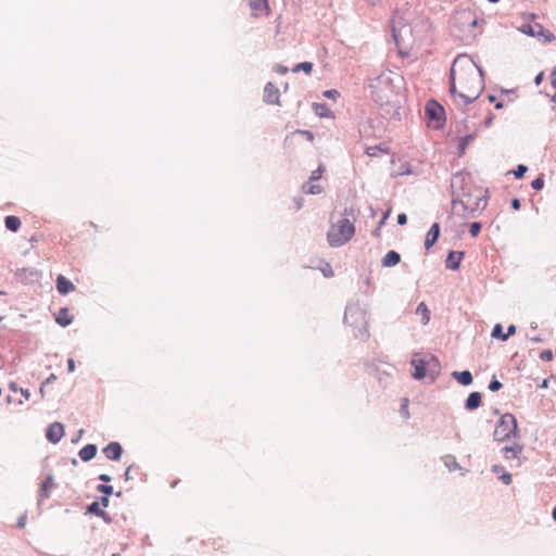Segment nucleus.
<instances>
[{
  "instance_id": "nucleus-7",
  "label": "nucleus",
  "mask_w": 556,
  "mask_h": 556,
  "mask_svg": "<svg viewBox=\"0 0 556 556\" xmlns=\"http://www.w3.org/2000/svg\"><path fill=\"white\" fill-rule=\"evenodd\" d=\"M304 138L307 142L314 141L313 132L308 130H295L285 138V146L289 150H295L300 147V139Z\"/></svg>"
},
{
  "instance_id": "nucleus-50",
  "label": "nucleus",
  "mask_w": 556,
  "mask_h": 556,
  "mask_svg": "<svg viewBox=\"0 0 556 556\" xmlns=\"http://www.w3.org/2000/svg\"><path fill=\"white\" fill-rule=\"evenodd\" d=\"M45 388H46V384L42 382L39 388V393H40L41 397H45Z\"/></svg>"
},
{
  "instance_id": "nucleus-19",
  "label": "nucleus",
  "mask_w": 556,
  "mask_h": 556,
  "mask_svg": "<svg viewBox=\"0 0 556 556\" xmlns=\"http://www.w3.org/2000/svg\"><path fill=\"white\" fill-rule=\"evenodd\" d=\"M401 262V256L397 252L391 250L382 258V266L392 267Z\"/></svg>"
},
{
  "instance_id": "nucleus-25",
  "label": "nucleus",
  "mask_w": 556,
  "mask_h": 556,
  "mask_svg": "<svg viewBox=\"0 0 556 556\" xmlns=\"http://www.w3.org/2000/svg\"><path fill=\"white\" fill-rule=\"evenodd\" d=\"M5 227L11 231H17L21 227V219L17 216H7L4 219Z\"/></svg>"
},
{
  "instance_id": "nucleus-35",
  "label": "nucleus",
  "mask_w": 556,
  "mask_h": 556,
  "mask_svg": "<svg viewBox=\"0 0 556 556\" xmlns=\"http://www.w3.org/2000/svg\"><path fill=\"white\" fill-rule=\"evenodd\" d=\"M527 169L528 168L526 165H518L517 169L514 172L516 178H521L527 172Z\"/></svg>"
},
{
  "instance_id": "nucleus-10",
  "label": "nucleus",
  "mask_w": 556,
  "mask_h": 556,
  "mask_svg": "<svg viewBox=\"0 0 556 556\" xmlns=\"http://www.w3.org/2000/svg\"><path fill=\"white\" fill-rule=\"evenodd\" d=\"M64 435V427L60 422H53L47 430V439L52 443H58Z\"/></svg>"
},
{
  "instance_id": "nucleus-40",
  "label": "nucleus",
  "mask_w": 556,
  "mask_h": 556,
  "mask_svg": "<svg viewBox=\"0 0 556 556\" xmlns=\"http://www.w3.org/2000/svg\"><path fill=\"white\" fill-rule=\"evenodd\" d=\"M390 214H391V208H389V210L384 213V215L382 216V218L380 219V222H379V228H380L381 226H383V225H384V223H386V222H387V219L389 218Z\"/></svg>"
},
{
  "instance_id": "nucleus-14",
  "label": "nucleus",
  "mask_w": 556,
  "mask_h": 556,
  "mask_svg": "<svg viewBox=\"0 0 556 556\" xmlns=\"http://www.w3.org/2000/svg\"><path fill=\"white\" fill-rule=\"evenodd\" d=\"M439 236H440V226L438 223H434L426 236V240H425L426 250H429L437 242Z\"/></svg>"
},
{
  "instance_id": "nucleus-39",
  "label": "nucleus",
  "mask_w": 556,
  "mask_h": 556,
  "mask_svg": "<svg viewBox=\"0 0 556 556\" xmlns=\"http://www.w3.org/2000/svg\"><path fill=\"white\" fill-rule=\"evenodd\" d=\"M402 412H403V415L405 418H408L409 417V412H408V400L407 399H404L403 400V403H402Z\"/></svg>"
},
{
  "instance_id": "nucleus-48",
  "label": "nucleus",
  "mask_w": 556,
  "mask_h": 556,
  "mask_svg": "<svg viewBox=\"0 0 556 556\" xmlns=\"http://www.w3.org/2000/svg\"><path fill=\"white\" fill-rule=\"evenodd\" d=\"M99 479H100L101 481H103V482H109V481H111V477H110V476H108V475H105V473L100 475V476H99Z\"/></svg>"
},
{
  "instance_id": "nucleus-4",
  "label": "nucleus",
  "mask_w": 556,
  "mask_h": 556,
  "mask_svg": "<svg viewBox=\"0 0 556 556\" xmlns=\"http://www.w3.org/2000/svg\"><path fill=\"white\" fill-rule=\"evenodd\" d=\"M518 437L517 420L511 414H504L495 428L494 438L496 441L503 442L510 438Z\"/></svg>"
},
{
  "instance_id": "nucleus-34",
  "label": "nucleus",
  "mask_w": 556,
  "mask_h": 556,
  "mask_svg": "<svg viewBox=\"0 0 556 556\" xmlns=\"http://www.w3.org/2000/svg\"><path fill=\"white\" fill-rule=\"evenodd\" d=\"M531 186L535 190H541L544 186V179L542 177H538L531 182Z\"/></svg>"
},
{
  "instance_id": "nucleus-42",
  "label": "nucleus",
  "mask_w": 556,
  "mask_h": 556,
  "mask_svg": "<svg viewBox=\"0 0 556 556\" xmlns=\"http://www.w3.org/2000/svg\"><path fill=\"white\" fill-rule=\"evenodd\" d=\"M21 395L24 397L25 401H28L30 397V392L27 389H20Z\"/></svg>"
},
{
  "instance_id": "nucleus-20",
  "label": "nucleus",
  "mask_w": 556,
  "mask_h": 556,
  "mask_svg": "<svg viewBox=\"0 0 556 556\" xmlns=\"http://www.w3.org/2000/svg\"><path fill=\"white\" fill-rule=\"evenodd\" d=\"M522 452V446L520 444H514L511 446L503 447V454L506 459H515Z\"/></svg>"
},
{
  "instance_id": "nucleus-37",
  "label": "nucleus",
  "mask_w": 556,
  "mask_h": 556,
  "mask_svg": "<svg viewBox=\"0 0 556 556\" xmlns=\"http://www.w3.org/2000/svg\"><path fill=\"white\" fill-rule=\"evenodd\" d=\"M501 388H502V383L496 379L492 380L489 384V389L492 392L498 391Z\"/></svg>"
},
{
  "instance_id": "nucleus-41",
  "label": "nucleus",
  "mask_w": 556,
  "mask_h": 556,
  "mask_svg": "<svg viewBox=\"0 0 556 556\" xmlns=\"http://www.w3.org/2000/svg\"><path fill=\"white\" fill-rule=\"evenodd\" d=\"M397 223L399 225H405L407 223V216L406 214L402 213L397 215Z\"/></svg>"
},
{
  "instance_id": "nucleus-2",
  "label": "nucleus",
  "mask_w": 556,
  "mask_h": 556,
  "mask_svg": "<svg viewBox=\"0 0 556 556\" xmlns=\"http://www.w3.org/2000/svg\"><path fill=\"white\" fill-rule=\"evenodd\" d=\"M354 235V220L349 217H341L337 222H331L327 232V241L330 247L339 248L348 243Z\"/></svg>"
},
{
  "instance_id": "nucleus-53",
  "label": "nucleus",
  "mask_w": 556,
  "mask_h": 556,
  "mask_svg": "<svg viewBox=\"0 0 556 556\" xmlns=\"http://www.w3.org/2000/svg\"><path fill=\"white\" fill-rule=\"evenodd\" d=\"M102 503H103V505H104V506H108V504H109V498H108L106 496H105V497H103V498H102Z\"/></svg>"
},
{
  "instance_id": "nucleus-18",
  "label": "nucleus",
  "mask_w": 556,
  "mask_h": 556,
  "mask_svg": "<svg viewBox=\"0 0 556 556\" xmlns=\"http://www.w3.org/2000/svg\"><path fill=\"white\" fill-rule=\"evenodd\" d=\"M97 455V446L94 444H87L79 451V457L83 462H89Z\"/></svg>"
},
{
  "instance_id": "nucleus-54",
  "label": "nucleus",
  "mask_w": 556,
  "mask_h": 556,
  "mask_svg": "<svg viewBox=\"0 0 556 556\" xmlns=\"http://www.w3.org/2000/svg\"><path fill=\"white\" fill-rule=\"evenodd\" d=\"M553 518L556 521V507L553 509Z\"/></svg>"
},
{
  "instance_id": "nucleus-47",
  "label": "nucleus",
  "mask_w": 556,
  "mask_h": 556,
  "mask_svg": "<svg viewBox=\"0 0 556 556\" xmlns=\"http://www.w3.org/2000/svg\"><path fill=\"white\" fill-rule=\"evenodd\" d=\"M511 206H513V208H514V210H519V207H520V201H519L518 199H514V200L511 201Z\"/></svg>"
},
{
  "instance_id": "nucleus-26",
  "label": "nucleus",
  "mask_w": 556,
  "mask_h": 556,
  "mask_svg": "<svg viewBox=\"0 0 556 556\" xmlns=\"http://www.w3.org/2000/svg\"><path fill=\"white\" fill-rule=\"evenodd\" d=\"M381 91L382 89L381 88H378L376 87V91H375V100L377 102H379L380 104H387V103H390L391 102V98H392V91H390V93H386V94H381Z\"/></svg>"
},
{
  "instance_id": "nucleus-24",
  "label": "nucleus",
  "mask_w": 556,
  "mask_h": 556,
  "mask_svg": "<svg viewBox=\"0 0 556 556\" xmlns=\"http://www.w3.org/2000/svg\"><path fill=\"white\" fill-rule=\"evenodd\" d=\"M416 314L420 316L421 318V323L424 325H427L430 320V311L428 308V306L421 302L417 308H416Z\"/></svg>"
},
{
  "instance_id": "nucleus-23",
  "label": "nucleus",
  "mask_w": 556,
  "mask_h": 556,
  "mask_svg": "<svg viewBox=\"0 0 556 556\" xmlns=\"http://www.w3.org/2000/svg\"><path fill=\"white\" fill-rule=\"evenodd\" d=\"M481 404V394L479 392H472L466 400V408L469 410L476 409Z\"/></svg>"
},
{
  "instance_id": "nucleus-27",
  "label": "nucleus",
  "mask_w": 556,
  "mask_h": 556,
  "mask_svg": "<svg viewBox=\"0 0 556 556\" xmlns=\"http://www.w3.org/2000/svg\"><path fill=\"white\" fill-rule=\"evenodd\" d=\"M304 192L308 194H319L323 191V187L320 185L307 184L303 187Z\"/></svg>"
},
{
  "instance_id": "nucleus-38",
  "label": "nucleus",
  "mask_w": 556,
  "mask_h": 556,
  "mask_svg": "<svg viewBox=\"0 0 556 556\" xmlns=\"http://www.w3.org/2000/svg\"><path fill=\"white\" fill-rule=\"evenodd\" d=\"M98 491L106 495H110L113 492V488L111 485L101 484L98 486Z\"/></svg>"
},
{
  "instance_id": "nucleus-33",
  "label": "nucleus",
  "mask_w": 556,
  "mask_h": 556,
  "mask_svg": "<svg viewBox=\"0 0 556 556\" xmlns=\"http://www.w3.org/2000/svg\"><path fill=\"white\" fill-rule=\"evenodd\" d=\"M88 510L91 511V513H94L99 516H103L104 515V511L100 509L99 507V503L98 502H93L89 507H88Z\"/></svg>"
},
{
  "instance_id": "nucleus-46",
  "label": "nucleus",
  "mask_w": 556,
  "mask_h": 556,
  "mask_svg": "<svg viewBox=\"0 0 556 556\" xmlns=\"http://www.w3.org/2000/svg\"><path fill=\"white\" fill-rule=\"evenodd\" d=\"M67 369L70 372H73L75 370V362L73 358H70L67 361Z\"/></svg>"
},
{
  "instance_id": "nucleus-16",
  "label": "nucleus",
  "mask_w": 556,
  "mask_h": 556,
  "mask_svg": "<svg viewBox=\"0 0 556 556\" xmlns=\"http://www.w3.org/2000/svg\"><path fill=\"white\" fill-rule=\"evenodd\" d=\"M463 255H464L463 252H456V251L450 252L447 255V258H446V267L450 269H453V270L457 269L463 260Z\"/></svg>"
},
{
  "instance_id": "nucleus-56",
  "label": "nucleus",
  "mask_w": 556,
  "mask_h": 556,
  "mask_svg": "<svg viewBox=\"0 0 556 556\" xmlns=\"http://www.w3.org/2000/svg\"><path fill=\"white\" fill-rule=\"evenodd\" d=\"M495 106H496L497 109H500V108H502V104H501V103H497Z\"/></svg>"
},
{
  "instance_id": "nucleus-21",
  "label": "nucleus",
  "mask_w": 556,
  "mask_h": 556,
  "mask_svg": "<svg viewBox=\"0 0 556 556\" xmlns=\"http://www.w3.org/2000/svg\"><path fill=\"white\" fill-rule=\"evenodd\" d=\"M72 320L73 318L70 315V311L67 308H61L55 317V321L62 327L68 326L72 323Z\"/></svg>"
},
{
  "instance_id": "nucleus-45",
  "label": "nucleus",
  "mask_w": 556,
  "mask_h": 556,
  "mask_svg": "<svg viewBox=\"0 0 556 556\" xmlns=\"http://www.w3.org/2000/svg\"><path fill=\"white\" fill-rule=\"evenodd\" d=\"M58 379L56 375L54 374H51L45 381L43 383L47 386L49 383H52L54 382L55 380Z\"/></svg>"
},
{
  "instance_id": "nucleus-44",
  "label": "nucleus",
  "mask_w": 556,
  "mask_h": 556,
  "mask_svg": "<svg viewBox=\"0 0 556 556\" xmlns=\"http://www.w3.org/2000/svg\"><path fill=\"white\" fill-rule=\"evenodd\" d=\"M20 389H21V388H18V386H17V383H16V382H10V383H9V390H10L11 392H14V393L20 392Z\"/></svg>"
},
{
  "instance_id": "nucleus-12",
  "label": "nucleus",
  "mask_w": 556,
  "mask_h": 556,
  "mask_svg": "<svg viewBox=\"0 0 556 556\" xmlns=\"http://www.w3.org/2000/svg\"><path fill=\"white\" fill-rule=\"evenodd\" d=\"M122 453L123 447L118 442H111L103 448V454L111 460H118Z\"/></svg>"
},
{
  "instance_id": "nucleus-6",
  "label": "nucleus",
  "mask_w": 556,
  "mask_h": 556,
  "mask_svg": "<svg viewBox=\"0 0 556 556\" xmlns=\"http://www.w3.org/2000/svg\"><path fill=\"white\" fill-rule=\"evenodd\" d=\"M454 23L462 30H470V28L477 25L478 17L472 11L463 10L455 14Z\"/></svg>"
},
{
  "instance_id": "nucleus-28",
  "label": "nucleus",
  "mask_w": 556,
  "mask_h": 556,
  "mask_svg": "<svg viewBox=\"0 0 556 556\" xmlns=\"http://www.w3.org/2000/svg\"><path fill=\"white\" fill-rule=\"evenodd\" d=\"M356 315H359L361 317L364 318V313L361 309H358L356 307L348 308L346 312H345V315H344L345 323H350V318H352V317H354Z\"/></svg>"
},
{
  "instance_id": "nucleus-8",
  "label": "nucleus",
  "mask_w": 556,
  "mask_h": 556,
  "mask_svg": "<svg viewBox=\"0 0 556 556\" xmlns=\"http://www.w3.org/2000/svg\"><path fill=\"white\" fill-rule=\"evenodd\" d=\"M521 31L532 37L543 38L548 42L553 41L555 38L549 30L544 29L539 23L522 25Z\"/></svg>"
},
{
  "instance_id": "nucleus-11",
  "label": "nucleus",
  "mask_w": 556,
  "mask_h": 556,
  "mask_svg": "<svg viewBox=\"0 0 556 556\" xmlns=\"http://www.w3.org/2000/svg\"><path fill=\"white\" fill-rule=\"evenodd\" d=\"M279 89L273 84L267 83L264 88V100L269 104H279Z\"/></svg>"
},
{
  "instance_id": "nucleus-52",
  "label": "nucleus",
  "mask_w": 556,
  "mask_h": 556,
  "mask_svg": "<svg viewBox=\"0 0 556 556\" xmlns=\"http://www.w3.org/2000/svg\"><path fill=\"white\" fill-rule=\"evenodd\" d=\"M336 92H337L336 90H328V91L325 92V94L327 97H332V94L336 93Z\"/></svg>"
},
{
  "instance_id": "nucleus-13",
  "label": "nucleus",
  "mask_w": 556,
  "mask_h": 556,
  "mask_svg": "<svg viewBox=\"0 0 556 556\" xmlns=\"http://www.w3.org/2000/svg\"><path fill=\"white\" fill-rule=\"evenodd\" d=\"M56 289L60 294H67L75 291V286L63 275H59L56 278Z\"/></svg>"
},
{
  "instance_id": "nucleus-29",
  "label": "nucleus",
  "mask_w": 556,
  "mask_h": 556,
  "mask_svg": "<svg viewBox=\"0 0 556 556\" xmlns=\"http://www.w3.org/2000/svg\"><path fill=\"white\" fill-rule=\"evenodd\" d=\"M304 71L306 74H311L313 71V64L311 62H302L294 66L293 72Z\"/></svg>"
},
{
  "instance_id": "nucleus-22",
  "label": "nucleus",
  "mask_w": 556,
  "mask_h": 556,
  "mask_svg": "<svg viewBox=\"0 0 556 556\" xmlns=\"http://www.w3.org/2000/svg\"><path fill=\"white\" fill-rule=\"evenodd\" d=\"M453 377L458 381V383H460L463 386H469L472 382L471 372L468 370L454 371Z\"/></svg>"
},
{
  "instance_id": "nucleus-15",
  "label": "nucleus",
  "mask_w": 556,
  "mask_h": 556,
  "mask_svg": "<svg viewBox=\"0 0 556 556\" xmlns=\"http://www.w3.org/2000/svg\"><path fill=\"white\" fill-rule=\"evenodd\" d=\"M412 365L415 368L413 372V377L415 379H422L426 377V362L422 358H413Z\"/></svg>"
},
{
  "instance_id": "nucleus-57",
  "label": "nucleus",
  "mask_w": 556,
  "mask_h": 556,
  "mask_svg": "<svg viewBox=\"0 0 556 556\" xmlns=\"http://www.w3.org/2000/svg\"><path fill=\"white\" fill-rule=\"evenodd\" d=\"M489 1H490V2H493V3H495V2H497L498 0H489Z\"/></svg>"
},
{
  "instance_id": "nucleus-5",
  "label": "nucleus",
  "mask_w": 556,
  "mask_h": 556,
  "mask_svg": "<svg viewBox=\"0 0 556 556\" xmlns=\"http://www.w3.org/2000/svg\"><path fill=\"white\" fill-rule=\"evenodd\" d=\"M426 117L428 123L433 128H440L444 122V109L434 100H430L425 106Z\"/></svg>"
},
{
  "instance_id": "nucleus-51",
  "label": "nucleus",
  "mask_w": 556,
  "mask_h": 556,
  "mask_svg": "<svg viewBox=\"0 0 556 556\" xmlns=\"http://www.w3.org/2000/svg\"><path fill=\"white\" fill-rule=\"evenodd\" d=\"M277 72H279L281 74H286L288 72V68L280 65V66H278Z\"/></svg>"
},
{
  "instance_id": "nucleus-1",
  "label": "nucleus",
  "mask_w": 556,
  "mask_h": 556,
  "mask_svg": "<svg viewBox=\"0 0 556 556\" xmlns=\"http://www.w3.org/2000/svg\"><path fill=\"white\" fill-rule=\"evenodd\" d=\"M450 91L455 101L463 104L473 102L484 88L482 72L471 58L459 54L451 67Z\"/></svg>"
},
{
  "instance_id": "nucleus-31",
  "label": "nucleus",
  "mask_w": 556,
  "mask_h": 556,
  "mask_svg": "<svg viewBox=\"0 0 556 556\" xmlns=\"http://www.w3.org/2000/svg\"><path fill=\"white\" fill-rule=\"evenodd\" d=\"M323 173H324V167L323 166H319L317 169L313 170L312 174H311V177H309V180L313 181V180H318L321 178L323 176Z\"/></svg>"
},
{
  "instance_id": "nucleus-30",
  "label": "nucleus",
  "mask_w": 556,
  "mask_h": 556,
  "mask_svg": "<svg viewBox=\"0 0 556 556\" xmlns=\"http://www.w3.org/2000/svg\"><path fill=\"white\" fill-rule=\"evenodd\" d=\"M503 336H505V333H503L502 325L501 324H496L494 326L493 330H492V337L502 340Z\"/></svg>"
},
{
  "instance_id": "nucleus-9",
  "label": "nucleus",
  "mask_w": 556,
  "mask_h": 556,
  "mask_svg": "<svg viewBox=\"0 0 556 556\" xmlns=\"http://www.w3.org/2000/svg\"><path fill=\"white\" fill-rule=\"evenodd\" d=\"M249 5L253 17L268 16L270 14L268 0H250Z\"/></svg>"
},
{
  "instance_id": "nucleus-36",
  "label": "nucleus",
  "mask_w": 556,
  "mask_h": 556,
  "mask_svg": "<svg viewBox=\"0 0 556 556\" xmlns=\"http://www.w3.org/2000/svg\"><path fill=\"white\" fill-rule=\"evenodd\" d=\"M515 333H516V326L515 325L508 326L507 332L505 333V336L502 337V341H506L510 336H513Z\"/></svg>"
},
{
  "instance_id": "nucleus-32",
  "label": "nucleus",
  "mask_w": 556,
  "mask_h": 556,
  "mask_svg": "<svg viewBox=\"0 0 556 556\" xmlns=\"http://www.w3.org/2000/svg\"><path fill=\"white\" fill-rule=\"evenodd\" d=\"M480 230H481L480 223L475 222L470 225L469 231L472 237H477L479 235Z\"/></svg>"
},
{
  "instance_id": "nucleus-55",
  "label": "nucleus",
  "mask_w": 556,
  "mask_h": 556,
  "mask_svg": "<svg viewBox=\"0 0 556 556\" xmlns=\"http://www.w3.org/2000/svg\"><path fill=\"white\" fill-rule=\"evenodd\" d=\"M379 229H380V228L378 227V228L374 231V235H375V236H377V237L379 236Z\"/></svg>"
},
{
  "instance_id": "nucleus-58",
  "label": "nucleus",
  "mask_w": 556,
  "mask_h": 556,
  "mask_svg": "<svg viewBox=\"0 0 556 556\" xmlns=\"http://www.w3.org/2000/svg\"><path fill=\"white\" fill-rule=\"evenodd\" d=\"M553 77H556V72L553 74Z\"/></svg>"
},
{
  "instance_id": "nucleus-3",
  "label": "nucleus",
  "mask_w": 556,
  "mask_h": 556,
  "mask_svg": "<svg viewBox=\"0 0 556 556\" xmlns=\"http://www.w3.org/2000/svg\"><path fill=\"white\" fill-rule=\"evenodd\" d=\"M484 205L485 201L481 195L465 193L462 198L453 200L452 214L460 220H466L473 217Z\"/></svg>"
},
{
  "instance_id": "nucleus-17",
  "label": "nucleus",
  "mask_w": 556,
  "mask_h": 556,
  "mask_svg": "<svg viewBox=\"0 0 556 556\" xmlns=\"http://www.w3.org/2000/svg\"><path fill=\"white\" fill-rule=\"evenodd\" d=\"M56 486L52 476H48L41 484L40 498L46 500L49 497V492Z\"/></svg>"
},
{
  "instance_id": "nucleus-49",
  "label": "nucleus",
  "mask_w": 556,
  "mask_h": 556,
  "mask_svg": "<svg viewBox=\"0 0 556 556\" xmlns=\"http://www.w3.org/2000/svg\"><path fill=\"white\" fill-rule=\"evenodd\" d=\"M553 87L555 88V93L553 96V101L556 103V77L552 79Z\"/></svg>"
},
{
  "instance_id": "nucleus-43",
  "label": "nucleus",
  "mask_w": 556,
  "mask_h": 556,
  "mask_svg": "<svg viewBox=\"0 0 556 556\" xmlns=\"http://www.w3.org/2000/svg\"><path fill=\"white\" fill-rule=\"evenodd\" d=\"M501 479L507 485L510 484V482H511V476L507 472L502 475Z\"/></svg>"
}]
</instances>
